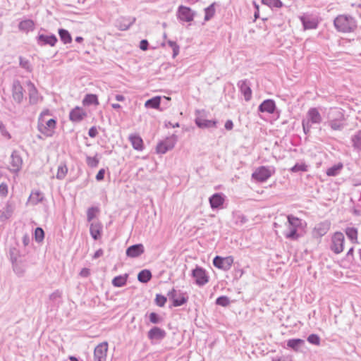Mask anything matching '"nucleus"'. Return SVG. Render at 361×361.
I'll use <instances>...</instances> for the list:
<instances>
[{
    "instance_id": "nucleus-1",
    "label": "nucleus",
    "mask_w": 361,
    "mask_h": 361,
    "mask_svg": "<svg viewBox=\"0 0 361 361\" xmlns=\"http://www.w3.org/2000/svg\"><path fill=\"white\" fill-rule=\"evenodd\" d=\"M322 122V117L316 107L310 108L306 114V118L302 121V126L305 134L310 132L312 124H320Z\"/></svg>"
},
{
    "instance_id": "nucleus-2",
    "label": "nucleus",
    "mask_w": 361,
    "mask_h": 361,
    "mask_svg": "<svg viewBox=\"0 0 361 361\" xmlns=\"http://www.w3.org/2000/svg\"><path fill=\"white\" fill-rule=\"evenodd\" d=\"M49 114L48 110L44 111L39 116L37 128L47 137L52 136L56 128V121L54 118L45 120L44 116Z\"/></svg>"
},
{
    "instance_id": "nucleus-3",
    "label": "nucleus",
    "mask_w": 361,
    "mask_h": 361,
    "mask_svg": "<svg viewBox=\"0 0 361 361\" xmlns=\"http://www.w3.org/2000/svg\"><path fill=\"white\" fill-rule=\"evenodd\" d=\"M334 23L336 30L342 32H350L356 27L354 19L351 16L345 15L337 16Z\"/></svg>"
},
{
    "instance_id": "nucleus-4",
    "label": "nucleus",
    "mask_w": 361,
    "mask_h": 361,
    "mask_svg": "<svg viewBox=\"0 0 361 361\" xmlns=\"http://www.w3.org/2000/svg\"><path fill=\"white\" fill-rule=\"evenodd\" d=\"M327 119L326 123L333 130H341L343 128V115L339 109H330L327 114Z\"/></svg>"
},
{
    "instance_id": "nucleus-5",
    "label": "nucleus",
    "mask_w": 361,
    "mask_h": 361,
    "mask_svg": "<svg viewBox=\"0 0 361 361\" xmlns=\"http://www.w3.org/2000/svg\"><path fill=\"white\" fill-rule=\"evenodd\" d=\"M288 222L286 224L287 231L284 232V235L288 239L296 240L298 238V228L302 226V220L293 215L287 216Z\"/></svg>"
},
{
    "instance_id": "nucleus-6",
    "label": "nucleus",
    "mask_w": 361,
    "mask_h": 361,
    "mask_svg": "<svg viewBox=\"0 0 361 361\" xmlns=\"http://www.w3.org/2000/svg\"><path fill=\"white\" fill-rule=\"evenodd\" d=\"M274 170L268 166L258 167L252 176L254 179L259 182H264L274 173Z\"/></svg>"
},
{
    "instance_id": "nucleus-7",
    "label": "nucleus",
    "mask_w": 361,
    "mask_h": 361,
    "mask_svg": "<svg viewBox=\"0 0 361 361\" xmlns=\"http://www.w3.org/2000/svg\"><path fill=\"white\" fill-rule=\"evenodd\" d=\"M233 261L234 259L232 256H228L226 257L216 256L213 259V264L218 269L224 271H228L231 268Z\"/></svg>"
},
{
    "instance_id": "nucleus-8",
    "label": "nucleus",
    "mask_w": 361,
    "mask_h": 361,
    "mask_svg": "<svg viewBox=\"0 0 361 361\" xmlns=\"http://www.w3.org/2000/svg\"><path fill=\"white\" fill-rule=\"evenodd\" d=\"M192 276L195 280V283L199 286H203L209 282V276L206 271L197 266L192 271Z\"/></svg>"
},
{
    "instance_id": "nucleus-9",
    "label": "nucleus",
    "mask_w": 361,
    "mask_h": 361,
    "mask_svg": "<svg viewBox=\"0 0 361 361\" xmlns=\"http://www.w3.org/2000/svg\"><path fill=\"white\" fill-rule=\"evenodd\" d=\"M344 242L345 238L343 234L341 232L335 233L332 237L331 250L336 254L342 252L343 251Z\"/></svg>"
},
{
    "instance_id": "nucleus-10",
    "label": "nucleus",
    "mask_w": 361,
    "mask_h": 361,
    "mask_svg": "<svg viewBox=\"0 0 361 361\" xmlns=\"http://www.w3.org/2000/svg\"><path fill=\"white\" fill-rule=\"evenodd\" d=\"M176 141V137L174 135L167 137L157 145L156 148L157 152L159 154H165L167 151L171 150L174 147Z\"/></svg>"
},
{
    "instance_id": "nucleus-11",
    "label": "nucleus",
    "mask_w": 361,
    "mask_h": 361,
    "mask_svg": "<svg viewBox=\"0 0 361 361\" xmlns=\"http://www.w3.org/2000/svg\"><path fill=\"white\" fill-rule=\"evenodd\" d=\"M108 343L104 341L97 345L94 350V361H106Z\"/></svg>"
},
{
    "instance_id": "nucleus-12",
    "label": "nucleus",
    "mask_w": 361,
    "mask_h": 361,
    "mask_svg": "<svg viewBox=\"0 0 361 361\" xmlns=\"http://www.w3.org/2000/svg\"><path fill=\"white\" fill-rule=\"evenodd\" d=\"M195 13L189 7L180 6L178 8L177 16L181 21L191 22L193 20Z\"/></svg>"
},
{
    "instance_id": "nucleus-13",
    "label": "nucleus",
    "mask_w": 361,
    "mask_h": 361,
    "mask_svg": "<svg viewBox=\"0 0 361 361\" xmlns=\"http://www.w3.org/2000/svg\"><path fill=\"white\" fill-rule=\"evenodd\" d=\"M12 97L18 104H20L23 100V87L18 80H14L13 82Z\"/></svg>"
},
{
    "instance_id": "nucleus-14",
    "label": "nucleus",
    "mask_w": 361,
    "mask_h": 361,
    "mask_svg": "<svg viewBox=\"0 0 361 361\" xmlns=\"http://www.w3.org/2000/svg\"><path fill=\"white\" fill-rule=\"evenodd\" d=\"M27 86L28 89L29 102L30 104H36L39 101L42 100V97L39 95L35 85L31 81H28L27 82Z\"/></svg>"
},
{
    "instance_id": "nucleus-15",
    "label": "nucleus",
    "mask_w": 361,
    "mask_h": 361,
    "mask_svg": "<svg viewBox=\"0 0 361 361\" xmlns=\"http://www.w3.org/2000/svg\"><path fill=\"white\" fill-rule=\"evenodd\" d=\"M331 224L328 221H324L317 224L313 230V235L316 237L324 235L330 228Z\"/></svg>"
},
{
    "instance_id": "nucleus-16",
    "label": "nucleus",
    "mask_w": 361,
    "mask_h": 361,
    "mask_svg": "<svg viewBox=\"0 0 361 361\" xmlns=\"http://www.w3.org/2000/svg\"><path fill=\"white\" fill-rule=\"evenodd\" d=\"M237 85L240 92L243 94L245 101H250L252 98V90L248 81L247 80H242L238 81Z\"/></svg>"
},
{
    "instance_id": "nucleus-17",
    "label": "nucleus",
    "mask_w": 361,
    "mask_h": 361,
    "mask_svg": "<svg viewBox=\"0 0 361 361\" xmlns=\"http://www.w3.org/2000/svg\"><path fill=\"white\" fill-rule=\"evenodd\" d=\"M11 169L13 172H18L20 170L23 164V160L18 152L13 151L11 156Z\"/></svg>"
},
{
    "instance_id": "nucleus-18",
    "label": "nucleus",
    "mask_w": 361,
    "mask_h": 361,
    "mask_svg": "<svg viewBox=\"0 0 361 361\" xmlns=\"http://www.w3.org/2000/svg\"><path fill=\"white\" fill-rule=\"evenodd\" d=\"M145 252L142 244H136L130 246L126 250V255L129 257L135 258L140 256Z\"/></svg>"
},
{
    "instance_id": "nucleus-19",
    "label": "nucleus",
    "mask_w": 361,
    "mask_h": 361,
    "mask_svg": "<svg viewBox=\"0 0 361 361\" xmlns=\"http://www.w3.org/2000/svg\"><path fill=\"white\" fill-rule=\"evenodd\" d=\"M147 336L152 341H160L166 336V332L164 330L154 326L148 331Z\"/></svg>"
},
{
    "instance_id": "nucleus-20",
    "label": "nucleus",
    "mask_w": 361,
    "mask_h": 361,
    "mask_svg": "<svg viewBox=\"0 0 361 361\" xmlns=\"http://www.w3.org/2000/svg\"><path fill=\"white\" fill-rule=\"evenodd\" d=\"M135 21V18L121 17L116 21V27L121 30H127Z\"/></svg>"
},
{
    "instance_id": "nucleus-21",
    "label": "nucleus",
    "mask_w": 361,
    "mask_h": 361,
    "mask_svg": "<svg viewBox=\"0 0 361 361\" xmlns=\"http://www.w3.org/2000/svg\"><path fill=\"white\" fill-rule=\"evenodd\" d=\"M275 109L276 104L272 99H266L259 106V111L260 112H266L268 114H273Z\"/></svg>"
},
{
    "instance_id": "nucleus-22",
    "label": "nucleus",
    "mask_w": 361,
    "mask_h": 361,
    "mask_svg": "<svg viewBox=\"0 0 361 361\" xmlns=\"http://www.w3.org/2000/svg\"><path fill=\"white\" fill-rule=\"evenodd\" d=\"M86 116L85 111L80 107H75L70 112V119L73 122H79L82 121Z\"/></svg>"
},
{
    "instance_id": "nucleus-23",
    "label": "nucleus",
    "mask_w": 361,
    "mask_h": 361,
    "mask_svg": "<svg viewBox=\"0 0 361 361\" xmlns=\"http://www.w3.org/2000/svg\"><path fill=\"white\" fill-rule=\"evenodd\" d=\"M57 42V38L54 35H40L38 37V44L40 45L49 44L51 47L54 46Z\"/></svg>"
},
{
    "instance_id": "nucleus-24",
    "label": "nucleus",
    "mask_w": 361,
    "mask_h": 361,
    "mask_svg": "<svg viewBox=\"0 0 361 361\" xmlns=\"http://www.w3.org/2000/svg\"><path fill=\"white\" fill-rule=\"evenodd\" d=\"M129 140L131 142L133 147L137 150L142 151L143 149L142 139L137 134H131L129 135Z\"/></svg>"
},
{
    "instance_id": "nucleus-25",
    "label": "nucleus",
    "mask_w": 361,
    "mask_h": 361,
    "mask_svg": "<svg viewBox=\"0 0 361 361\" xmlns=\"http://www.w3.org/2000/svg\"><path fill=\"white\" fill-rule=\"evenodd\" d=\"M102 230V225L99 222H92L90 224V232L91 236L94 240H98L101 236V232Z\"/></svg>"
},
{
    "instance_id": "nucleus-26",
    "label": "nucleus",
    "mask_w": 361,
    "mask_h": 361,
    "mask_svg": "<svg viewBox=\"0 0 361 361\" xmlns=\"http://www.w3.org/2000/svg\"><path fill=\"white\" fill-rule=\"evenodd\" d=\"M353 147L357 152L361 151V130H357L350 138Z\"/></svg>"
},
{
    "instance_id": "nucleus-27",
    "label": "nucleus",
    "mask_w": 361,
    "mask_h": 361,
    "mask_svg": "<svg viewBox=\"0 0 361 361\" xmlns=\"http://www.w3.org/2000/svg\"><path fill=\"white\" fill-rule=\"evenodd\" d=\"M300 20L305 30L315 29L317 27V21L314 18L302 16Z\"/></svg>"
},
{
    "instance_id": "nucleus-28",
    "label": "nucleus",
    "mask_w": 361,
    "mask_h": 361,
    "mask_svg": "<svg viewBox=\"0 0 361 361\" xmlns=\"http://www.w3.org/2000/svg\"><path fill=\"white\" fill-rule=\"evenodd\" d=\"M224 198L221 195L216 193L209 198V203L212 209L219 208L224 203Z\"/></svg>"
},
{
    "instance_id": "nucleus-29",
    "label": "nucleus",
    "mask_w": 361,
    "mask_h": 361,
    "mask_svg": "<svg viewBox=\"0 0 361 361\" xmlns=\"http://www.w3.org/2000/svg\"><path fill=\"white\" fill-rule=\"evenodd\" d=\"M44 199V195L41 192L32 191L29 197L28 202L33 205L37 204Z\"/></svg>"
},
{
    "instance_id": "nucleus-30",
    "label": "nucleus",
    "mask_w": 361,
    "mask_h": 361,
    "mask_svg": "<svg viewBox=\"0 0 361 361\" xmlns=\"http://www.w3.org/2000/svg\"><path fill=\"white\" fill-rule=\"evenodd\" d=\"M197 126L201 128H207L215 127L216 121L212 120H207L201 118H197L195 120Z\"/></svg>"
},
{
    "instance_id": "nucleus-31",
    "label": "nucleus",
    "mask_w": 361,
    "mask_h": 361,
    "mask_svg": "<svg viewBox=\"0 0 361 361\" xmlns=\"http://www.w3.org/2000/svg\"><path fill=\"white\" fill-rule=\"evenodd\" d=\"M34 22L32 20H25L19 23V30L27 32L34 29Z\"/></svg>"
},
{
    "instance_id": "nucleus-32",
    "label": "nucleus",
    "mask_w": 361,
    "mask_h": 361,
    "mask_svg": "<svg viewBox=\"0 0 361 361\" xmlns=\"http://www.w3.org/2000/svg\"><path fill=\"white\" fill-rule=\"evenodd\" d=\"M13 212V207L11 204H7L4 210L0 212V221L4 222L12 216Z\"/></svg>"
},
{
    "instance_id": "nucleus-33",
    "label": "nucleus",
    "mask_w": 361,
    "mask_h": 361,
    "mask_svg": "<svg viewBox=\"0 0 361 361\" xmlns=\"http://www.w3.org/2000/svg\"><path fill=\"white\" fill-rule=\"evenodd\" d=\"M345 234L353 243H357V229L353 227L345 228Z\"/></svg>"
},
{
    "instance_id": "nucleus-34",
    "label": "nucleus",
    "mask_w": 361,
    "mask_h": 361,
    "mask_svg": "<svg viewBox=\"0 0 361 361\" xmlns=\"http://www.w3.org/2000/svg\"><path fill=\"white\" fill-rule=\"evenodd\" d=\"M127 278V274L116 276L112 280V285L115 287H122L126 285Z\"/></svg>"
},
{
    "instance_id": "nucleus-35",
    "label": "nucleus",
    "mask_w": 361,
    "mask_h": 361,
    "mask_svg": "<svg viewBox=\"0 0 361 361\" xmlns=\"http://www.w3.org/2000/svg\"><path fill=\"white\" fill-rule=\"evenodd\" d=\"M152 278V274L149 270H142L137 275V279L142 283L148 282Z\"/></svg>"
},
{
    "instance_id": "nucleus-36",
    "label": "nucleus",
    "mask_w": 361,
    "mask_h": 361,
    "mask_svg": "<svg viewBox=\"0 0 361 361\" xmlns=\"http://www.w3.org/2000/svg\"><path fill=\"white\" fill-rule=\"evenodd\" d=\"M82 102L85 105L99 104L97 95L93 94H87L83 99Z\"/></svg>"
},
{
    "instance_id": "nucleus-37",
    "label": "nucleus",
    "mask_w": 361,
    "mask_h": 361,
    "mask_svg": "<svg viewBox=\"0 0 361 361\" xmlns=\"http://www.w3.org/2000/svg\"><path fill=\"white\" fill-rule=\"evenodd\" d=\"M59 35L61 40L64 44H68V43H71V42L72 37H71V35H70V33L68 32V30H66L65 29H59Z\"/></svg>"
},
{
    "instance_id": "nucleus-38",
    "label": "nucleus",
    "mask_w": 361,
    "mask_h": 361,
    "mask_svg": "<svg viewBox=\"0 0 361 361\" xmlns=\"http://www.w3.org/2000/svg\"><path fill=\"white\" fill-rule=\"evenodd\" d=\"M305 341L302 339H290L288 341L287 345L293 349L294 350L297 351L298 350L300 346L302 344H304Z\"/></svg>"
},
{
    "instance_id": "nucleus-39",
    "label": "nucleus",
    "mask_w": 361,
    "mask_h": 361,
    "mask_svg": "<svg viewBox=\"0 0 361 361\" xmlns=\"http://www.w3.org/2000/svg\"><path fill=\"white\" fill-rule=\"evenodd\" d=\"M343 168V164L339 163L336 165H334L330 168H329L326 171V175L329 176H335L338 175L340 171Z\"/></svg>"
},
{
    "instance_id": "nucleus-40",
    "label": "nucleus",
    "mask_w": 361,
    "mask_h": 361,
    "mask_svg": "<svg viewBox=\"0 0 361 361\" xmlns=\"http://www.w3.org/2000/svg\"><path fill=\"white\" fill-rule=\"evenodd\" d=\"M160 105V97H155L150 99H148L145 104V106L146 107L153 108V109H157Z\"/></svg>"
},
{
    "instance_id": "nucleus-41",
    "label": "nucleus",
    "mask_w": 361,
    "mask_h": 361,
    "mask_svg": "<svg viewBox=\"0 0 361 361\" xmlns=\"http://www.w3.org/2000/svg\"><path fill=\"white\" fill-rule=\"evenodd\" d=\"M68 172V168L66 164H60L57 169L56 178L62 180L65 178Z\"/></svg>"
},
{
    "instance_id": "nucleus-42",
    "label": "nucleus",
    "mask_w": 361,
    "mask_h": 361,
    "mask_svg": "<svg viewBox=\"0 0 361 361\" xmlns=\"http://www.w3.org/2000/svg\"><path fill=\"white\" fill-rule=\"evenodd\" d=\"M214 3L212 4L206 8L204 9L205 11V16H204V20L207 21L210 20L215 13V8H214Z\"/></svg>"
},
{
    "instance_id": "nucleus-43",
    "label": "nucleus",
    "mask_w": 361,
    "mask_h": 361,
    "mask_svg": "<svg viewBox=\"0 0 361 361\" xmlns=\"http://www.w3.org/2000/svg\"><path fill=\"white\" fill-rule=\"evenodd\" d=\"M262 3L271 8H281L283 6L280 0H262Z\"/></svg>"
},
{
    "instance_id": "nucleus-44",
    "label": "nucleus",
    "mask_w": 361,
    "mask_h": 361,
    "mask_svg": "<svg viewBox=\"0 0 361 361\" xmlns=\"http://www.w3.org/2000/svg\"><path fill=\"white\" fill-rule=\"evenodd\" d=\"M44 238V232L42 228H37L35 231V238L38 243H41Z\"/></svg>"
},
{
    "instance_id": "nucleus-45",
    "label": "nucleus",
    "mask_w": 361,
    "mask_h": 361,
    "mask_svg": "<svg viewBox=\"0 0 361 361\" xmlns=\"http://www.w3.org/2000/svg\"><path fill=\"white\" fill-rule=\"evenodd\" d=\"M13 265V269L14 272L19 276H21L23 275V274L25 271V268L24 267H22L19 262L15 263Z\"/></svg>"
},
{
    "instance_id": "nucleus-46",
    "label": "nucleus",
    "mask_w": 361,
    "mask_h": 361,
    "mask_svg": "<svg viewBox=\"0 0 361 361\" xmlns=\"http://www.w3.org/2000/svg\"><path fill=\"white\" fill-rule=\"evenodd\" d=\"M290 171L294 173L299 171H307V166L303 163L296 164L290 169Z\"/></svg>"
},
{
    "instance_id": "nucleus-47",
    "label": "nucleus",
    "mask_w": 361,
    "mask_h": 361,
    "mask_svg": "<svg viewBox=\"0 0 361 361\" xmlns=\"http://www.w3.org/2000/svg\"><path fill=\"white\" fill-rule=\"evenodd\" d=\"M9 255L12 264L18 262V258L19 256V253L18 250H16V248L10 249Z\"/></svg>"
},
{
    "instance_id": "nucleus-48",
    "label": "nucleus",
    "mask_w": 361,
    "mask_h": 361,
    "mask_svg": "<svg viewBox=\"0 0 361 361\" xmlns=\"http://www.w3.org/2000/svg\"><path fill=\"white\" fill-rule=\"evenodd\" d=\"M230 303V300L226 296L219 297L216 300V304L222 307H226Z\"/></svg>"
},
{
    "instance_id": "nucleus-49",
    "label": "nucleus",
    "mask_w": 361,
    "mask_h": 361,
    "mask_svg": "<svg viewBox=\"0 0 361 361\" xmlns=\"http://www.w3.org/2000/svg\"><path fill=\"white\" fill-rule=\"evenodd\" d=\"M307 341L312 344L319 345L320 344V338L318 335L312 334L307 337Z\"/></svg>"
},
{
    "instance_id": "nucleus-50",
    "label": "nucleus",
    "mask_w": 361,
    "mask_h": 361,
    "mask_svg": "<svg viewBox=\"0 0 361 361\" xmlns=\"http://www.w3.org/2000/svg\"><path fill=\"white\" fill-rule=\"evenodd\" d=\"M86 162L89 166L94 168L97 166L99 164V159L96 157H92L87 156L86 158Z\"/></svg>"
},
{
    "instance_id": "nucleus-51",
    "label": "nucleus",
    "mask_w": 361,
    "mask_h": 361,
    "mask_svg": "<svg viewBox=\"0 0 361 361\" xmlns=\"http://www.w3.org/2000/svg\"><path fill=\"white\" fill-rule=\"evenodd\" d=\"M187 302V298L183 295H180L178 298H173V305L174 307H178L183 305Z\"/></svg>"
},
{
    "instance_id": "nucleus-52",
    "label": "nucleus",
    "mask_w": 361,
    "mask_h": 361,
    "mask_svg": "<svg viewBox=\"0 0 361 361\" xmlns=\"http://www.w3.org/2000/svg\"><path fill=\"white\" fill-rule=\"evenodd\" d=\"M20 66L22 68L27 70V71L30 72L32 71L31 65H30L29 61L23 57H20Z\"/></svg>"
},
{
    "instance_id": "nucleus-53",
    "label": "nucleus",
    "mask_w": 361,
    "mask_h": 361,
    "mask_svg": "<svg viewBox=\"0 0 361 361\" xmlns=\"http://www.w3.org/2000/svg\"><path fill=\"white\" fill-rule=\"evenodd\" d=\"M155 302L158 306L164 307L166 302V298L162 295L157 294L156 295Z\"/></svg>"
},
{
    "instance_id": "nucleus-54",
    "label": "nucleus",
    "mask_w": 361,
    "mask_h": 361,
    "mask_svg": "<svg viewBox=\"0 0 361 361\" xmlns=\"http://www.w3.org/2000/svg\"><path fill=\"white\" fill-rule=\"evenodd\" d=\"M62 293L59 290H56L49 295V300L51 301H56L61 298Z\"/></svg>"
},
{
    "instance_id": "nucleus-55",
    "label": "nucleus",
    "mask_w": 361,
    "mask_h": 361,
    "mask_svg": "<svg viewBox=\"0 0 361 361\" xmlns=\"http://www.w3.org/2000/svg\"><path fill=\"white\" fill-rule=\"evenodd\" d=\"M8 194V185L5 183H1L0 184V195L2 197H6Z\"/></svg>"
},
{
    "instance_id": "nucleus-56",
    "label": "nucleus",
    "mask_w": 361,
    "mask_h": 361,
    "mask_svg": "<svg viewBox=\"0 0 361 361\" xmlns=\"http://www.w3.org/2000/svg\"><path fill=\"white\" fill-rule=\"evenodd\" d=\"M149 321L153 324H158L160 322V318L157 313L152 312L149 314Z\"/></svg>"
},
{
    "instance_id": "nucleus-57",
    "label": "nucleus",
    "mask_w": 361,
    "mask_h": 361,
    "mask_svg": "<svg viewBox=\"0 0 361 361\" xmlns=\"http://www.w3.org/2000/svg\"><path fill=\"white\" fill-rule=\"evenodd\" d=\"M94 209L92 207L87 210V218L88 221H91L94 217Z\"/></svg>"
},
{
    "instance_id": "nucleus-58",
    "label": "nucleus",
    "mask_w": 361,
    "mask_h": 361,
    "mask_svg": "<svg viewBox=\"0 0 361 361\" xmlns=\"http://www.w3.org/2000/svg\"><path fill=\"white\" fill-rule=\"evenodd\" d=\"M104 173H105L104 169H100L98 171L97 174L96 175L97 180H98V181L102 180L104 178Z\"/></svg>"
},
{
    "instance_id": "nucleus-59",
    "label": "nucleus",
    "mask_w": 361,
    "mask_h": 361,
    "mask_svg": "<svg viewBox=\"0 0 361 361\" xmlns=\"http://www.w3.org/2000/svg\"><path fill=\"white\" fill-rule=\"evenodd\" d=\"M97 133H98L97 129L94 126L90 128L89 130V132H88V135L91 137H95L97 136Z\"/></svg>"
},
{
    "instance_id": "nucleus-60",
    "label": "nucleus",
    "mask_w": 361,
    "mask_h": 361,
    "mask_svg": "<svg viewBox=\"0 0 361 361\" xmlns=\"http://www.w3.org/2000/svg\"><path fill=\"white\" fill-rule=\"evenodd\" d=\"M148 42L147 40L146 39H142L140 41V49L143 50V51H145L147 49V47H148Z\"/></svg>"
},
{
    "instance_id": "nucleus-61",
    "label": "nucleus",
    "mask_w": 361,
    "mask_h": 361,
    "mask_svg": "<svg viewBox=\"0 0 361 361\" xmlns=\"http://www.w3.org/2000/svg\"><path fill=\"white\" fill-rule=\"evenodd\" d=\"M233 128V123L231 120H228L225 123V128L228 130H232Z\"/></svg>"
},
{
    "instance_id": "nucleus-62",
    "label": "nucleus",
    "mask_w": 361,
    "mask_h": 361,
    "mask_svg": "<svg viewBox=\"0 0 361 361\" xmlns=\"http://www.w3.org/2000/svg\"><path fill=\"white\" fill-rule=\"evenodd\" d=\"M179 46L176 44L173 48V58H175L179 54Z\"/></svg>"
},
{
    "instance_id": "nucleus-63",
    "label": "nucleus",
    "mask_w": 361,
    "mask_h": 361,
    "mask_svg": "<svg viewBox=\"0 0 361 361\" xmlns=\"http://www.w3.org/2000/svg\"><path fill=\"white\" fill-rule=\"evenodd\" d=\"M80 274L82 277H87L90 274V270L87 268H84L81 270Z\"/></svg>"
},
{
    "instance_id": "nucleus-64",
    "label": "nucleus",
    "mask_w": 361,
    "mask_h": 361,
    "mask_svg": "<svg viewBox=\"0 0 361 361\" xmlns=\"http://www.w3.org/2000/svg\"><path fill=\"white\" fill-rule=\"evenodd\" d=\"M103 255V250L102 249H99L98 250H97L94 255H93V258L94 259H97V258H99L101 256H102Z\"/></svg>"
}]
</instances>
